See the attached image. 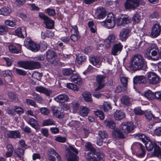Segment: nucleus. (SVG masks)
Masks as SVG:
<instances>
[{"label":"nucleus","mask_w":161,"mask_h":161,"mask_svg":"<svg viewBox=\"0 0 161 161\" xmlns=\"http://www.w3.org/2000/svg\"><path fill=\"white\" fill-rule=\"evenodd\" d=\"M134 128V125L131 122H123L119 126V130L116 128L112 132V136L114 138H124L125 135L132 132Z\"/></svg>","instance_id":"obj_1"},{"label":"nucleus","mask_w":161,"mask_h":161,"mask_svg":"<svg viewBox=\"0 0 161 161\" xmlns=\"http://www.w3.org/2000/svg\"><path fill=\"white\" fill-rule=\"evenodd\" d=\"M86 149L89 152L84 153L85 158L88 161H104V155L101 152H97L89 142L85 146Z\"/></svg>","instance_id":"obj_2"},{"label":"nucleus","mask_w":161,"mask_h":161,"mask_svg":"<svg viewBox=\"0 0 161 161\" xmlns=\"http://www.w3.org/2000/svg\"><path fill=\"white\" fill-rule=\"evenodd\" d=\"M143 64V59L140 55H135L132 58L130 67L131 69L136 70L141 69Z\"/></svg>","instance_id":"obj_3"},{"label":"nucleus","mask_w":161,"mask_h":161,"mask_svg":"<svg viewBox=\"0 0 161 161\" xmlns=\"http://www.w3.org/2000/svg\"><path fill=\"white\" fill-rule=\"evenodd\" d=\"M135 137L136 139L141 140L142 142L145 143L146 147L148 151H151L153 147L154 148L155 146L157 145L143 134H136Z\"/></svg>","instance_id":"obj_4"},{"label":"nucleus","mask_w":161,"mask_h":161,"mask_svg":"<svg viewBox=\"0 0 161 161\" xmlns=\"http://www.w3.org/2000/svg\"><path fill=\"white\" fill-rule=\"evenodd\" d=\"M159 52L158 48L156 45L152 44L146 50L145 57L148 59H152V56H157Z\"/></svg>","instance_id":"obj_5"},{"label":"nucleus","mask_w":161,"mask_h":161,"mask_svg":"<svg viewBox=\"0 0 161 161\" xmlns=\"http://www.w3.org/2000/svg\"><path fill=\"white\" fill-rule=\"evenodd\" d=\"M114 17L113 14L109 13L107 19L101 22V25L108 29H111L114 27L115 25Z\"/></svg>","instance_id":"obj_6"},{"label":"nucleus","mask_w":161,"mask_h":161,"mask_svg":"<svg viewBox=\"0 0 161 161\" xmlns=\"http://www.w3.org/2000/svg\"><path fill=\"white\" fill-rule=\"evenodd\" d=\"M68 153L66 155L68 161H75L77 158L76 154L78 153L77 150L71 146L66 148Z\"/></svg>","instance_id":"obj_7"},{"label":"nucleus","mask_w":161,"mask_h":161,"mask_svg":"<svg viewBox=\"0 0 161 161\" xmlns=\"http://www.w3.org/2000/svg\"><path fill=\"white\" fill-rule=\"evenodd\" d=\"M46 53V59L48 64L55 65L58 63V59L56 53L53 51L49 50Z\"/></svg>","instance_id":"obj_8"},{"label":"nucleus","mask_w":161,"mask_h":161,"mask_svg":"<svg viewBox=\"0 0 161 161\" xmlns=\"http://www.w3.org/2000/svg\"><path fill=\"white\" fill-rule=\"evenodd\" d=\"M24 45L27 48L34 52H37L40 48L39 44L35 43L29 38L25 40Z\"/></svg>","instance_id":"obj_9"},{"label":"nucleus","mask_w":161,"mask_h":161,"mask_svg":"<svg viewBox=\"0 0 161 161\" xmlns=\"http://www.w3.org/2000/svg\"><path fill=\"white\" fill-rule=\"evenodd\" d=\"M147 79L149 84L155 85L160 81L159 77L153 72H149L147 73Z\"/></svg>","instance_id":"obj_10"},{"label":"nucleus","mask_w":161,"mask_h":161,"mask_svg":"<svg viewBox=\"0 0 161 161\" xmlns=\"http://www.w3.org/2000/svg\"><path fill=\"white\" fill-rule=\"evenodd\" d=\"M139 0H126L124 5L127 9H134L139 5Z\"/></svg>","instance_id":"obj_11"},{"label":"nucleus","mask_w":161,"mask_h":161,"mask_svg":"<svg viewBox=\"0 0 161 161\" xmlns=\"http://www.w3.org/2000/svg\"><path fill=\"white\" fill-rule=\"evenodd\" d=\"M39 16L40 18L43 19L44 21L46 27L48 29L52 28L54 25V21L50 19L47 17L45 14L41 13L39 14Z\"/></svg>","instance_id":"obj_12"},{"label":"nucleus","mask_w":161,"mask_h":161,"mask_svg":"<svg viewBox=\"0 0 161 161\" xmlns=\"http://www.w3.org/2000/svg\"><path fill=\"white\" fill-rule=\"evenodd\" d=\"M106 9L102 7L97 8L95 10V17L97 19H104L106 16Z\"/></svg>","instance_id":"obj_13"},{"label":"nucleus","mask_w":161,"mask_h":161,"mask_svg":"<svg viewBox=\"0 0 161 161\" xmlns=\"http://www.w3.org/2000/svg\"><path fill=\"white\" fill-rule=\"evenodd\" d=\"M116 39L115 36L113 34L109 35L104 41L105 46L107 48H110L115 42Z\"/></svg>","instance_id":"obj_14"},{"label":"nucleus","mask_w":161,"mask_h":161,"mask_svg":"<svg viewBox=\"0 0 161 161\" xmlns=\"http://www.w3.org/2000/svg\"><path fill=\"white\" fill-rule=\"evenodd\" d=\"M161 31V26L159 24L153 25L152 28L151 36L153 37H156L158 36Z\"/></svg>","instance_id":"obj_15"},{"label":"nucleus","mask_w":161,"mask_h":161,"mask_svg":"<svg viewBox=\"0 0 161 161\" xmlns=\"http://www.w3.org/2000/svg\"><path fill=\"white\" fill-rule=\"evenodd\" d=\"M123 48V46L120 42H117L114 44L111 49V53L114 55L119 54Z\"/></svg>","instance_id":"obj_16"},{"label":"nucleus","mask_w":161,"mask_h":161,"mask_svg":"<svg viewBox=\"0 0 161 161\" xmlns=\"http://www.w3.org/2000/svg\"><path fill=\"white\" fill-rule=\"evenodd\" d=\"M130 30L128 28H125L122 30L119 34V38L122 41H125L130 36Z\"/></svg>","instance_id":"obj_17"},{"label":"nucleus","mask_w":161,"mask_h":161,"mask_svg":"<svg viewBox=\"0 0 161 161\" xmlns=\"http://www.w3.org/2000/svg\"><path fill=\"white\" fill-rule=\"evenodd\" d=\"M5 136L12 138H20V133L18 130L10 131L7 130L4 132Z\"/></svg>","instance_id":"obj_18"},{"label":"nucleus","mask_w":161,"mask_h":161,"mask_svg":"<svg viewBox=\"0 0 161 161\" xmlns=\"http://www.w3.org/2000/svg\"><path fill=\"white\" fill-rule=\"evenodd\" d=\"M105 76L104 75H98L97 76V81L98 84V86L95 89V91L100 90L104 86V82L105 81Z\"/></svg>","instance_id":"obj_19"},{"label":"nucleus","mask_w":161,"mask_h":161,"mask_svg":"<svg viewBox=\"0 0 161 161\" xmlns=\"http://www.w3.org/2000/svg\"><path fill=\"white\" fill-rule=\"evenodd\" d=\"M90 62L94 66L97 68H99L101 66V62L99 57L97 56H91L89 58Z\"/></svg>","instance_id":"obj_20"},{"label":"nucleus","mask_w":161,"mask_h":161,"mask_svg":"<svg viewBox=\"0 0 161 161\" xmlns=\"http://www.w3.org/2000/svg\"><path fill=\"white\" fill-rule=\"evenodd\" d=\"M50 153L55 155L57 158V161H62L60 155L57 153L56 151L53 149H52L50 151ZM49 160L51 161H56V158L52 155H50L48 158Z\"/></svg>","instance_id":"obj_21"},{"label":"nucleus","mask_w":161,"mask_h":161,"mask_svg":"<svg viewBox=\"0 0 161 161\" xmlns=\"http://www.w3.org/2000/svg\"><path fill=\"white\" fill-rule=\"evenodd\" d=\"M70 81L78 85H80L82 83L81 78L77 73L73 74L70 77Z\"/></svg>","instance_id":"obj_22"},{"label":"nucleus","mask_w":161,"mask_h":161,"mask_svg":"<svg viewBox=\"0 0 161 161\" xmlns=\"http://www.w3.org/2000/svg\"><path fill=\"white\" fill-rule=\"evenodd\" d=\"M146 81V79L144 76H136L133 78L134 85L144 83Z\"/></svg>","instance_id":"obj_23"},{"label":"nucleus","mask_w":161,"mask_h":161,"mask_svg":"<svg viewBox=\"0 0 161 161\" xmlns=\"http://www.w3.org/2000/svg\"><path fill=\"white\" fill-rule=\"evenodd\" d=\"M114 117L116 120H119L125 117V114L121 110H117L114 113Z\"/></svg>","instance_id":"obj_24"},{"label":"nucleus","mask_w":161,"mask_h":161,"mask_svg":"<svg viewBox=\"0 0 161 161\" xmlns=\"http://www.w3.org/2000/svg\"><path fill=\"white\" fill-rule=\"evenodd\" d=\"M52 111H53V115L59 118H62L63 116V114L62 110L60 108H58L55 107H53L52 108Z\"/></svg>","instance_id":"obj_25"},{"label":"nucleus","mask_w":161,"mask_h":161,"mask_svg":"<svg viewBox=\"0 0 161 161\" xmlns=\"http://www.w3.org/2000/svg\"><path fill=\"white\" fill-rule=\"evenodd\" d=\"M36 91L38 92L43 93L47 96H49L52 93V91L41 86H38L36 87Z\"/></svg>","instance_id":"obj_26"},{"label":"nucleus","mask_w":161,"mask_h":161,"mask_svg":"<svg viewBox=\"0 0 161 161\" xmlns=\"http://www.w3.org/2000/svg\"><path fill=\"white\" fill-rule=\"evenodd\" d=\"M130 20L128 17H125L119 18L117 20V25L119 26H124L125 24L130 23Z\"/></svg>","instance_id":"obj_27"},{"label":"nucleus","mask_w":161,"mask_h":161,"mask_svg":"<svg viewBox=\"0 0 161 161\" xmlns=\"http://www.w3.org/2000/svg\"><path fill=\"white\" fill-rule=\"evenodd\" d=\"M28 123L36 130H37L40 129V126L37 120L34 118H30L28 121Z\"/></svg>","instance_id":"obj_28"},{"label":"nucleus","mask_w":161,"mask_h":161,"mask_svg":"<svg viewBox=\"0 0 161 161\" xmlns=\"http://www.w3.org/2000/svg\"><path fill=\"white\" fill-rule=\"evenodd\" d=\"M68 99V96L64 94L59 95L54 98L55 100L57 102H65L67 101Z\"/></svg>","instance_id":"obj_29"},{"label":"nucleus","mask_w":161,"mask_h":161,"mask_svg":"<svg viewBox=\"0 0 161 161\" xmlns=\"http://www.w3.org/2000/svg\"><path fill=\"white\" fill-rule=\"evenodd\" d=\"M144 95L148 100H153L155 98H156V92L154 93L150 90L146 92Z\"/></svg>","instance_id":"obj_30"},{"label":"nucleus","mask_w":161,"mask_h":161,"mask_svg":"<svg viewBox=\"0 0 161 161\" xmlns=\"http://www.w3.org/2000/svg\"><path fill=\"white\" fill-rule=\"evenodd\" d=\"M90 110L86 106H82L80 107L79 113L80 115L82 116H87Z\"/></svg>","instance_id":"obj_31"},{"label":"nucleus","mask_w":161,"mask_h":161,"mask_svg":"<svg viewBox=\"0 0 161 161\" xmlns=\"http://www.w3.org/2000/svg\"><path fill=\"white\" fill-rule=\"evenodd\" d=\"M24 32L26 33V30L24 27H19L15 31V35L19 37L22 38L24 37L22 32Z\"/></svg>","instance_id":"obj_32"},{"label":"nucleus","mask_w":161,"mask_h":161,"mask_svg":"<svg viewBox=\"0 0 161 161\" xmlns=\"http://www.w3.org/2000/svg\"><path fill=\"white\" fill-rule=\"evenodd\" d=\"M21 46L19 44L17 45L16 46L11 45L9 47V51L13 53H17L19 51L21 50Z\"/></svg>","instance_id":"obj_33"},{"label":"nucleus","mask_w":161,"mask_h":161,"mask_svg":"<svg viewBox=\"0 0 161 161\" xmlns=\"http://www.w3.org/2000/svg\"><path fill=\"white\" fill-rule=\"evenodd\" d=\"M11 12V9L8 7H4L0 9V14L4 16L8 15Z\"/></svg>","instance_id":"obj_34"},{"label":"nucleus","mask_w":161,"mask_h":161,"mask_svg":"<svg viewBox=\"0 0 161 161\" xmlns=\"http://www.w3.org/2000/svg\"><path fill=\"white\" fill-rule=\"evenodd\" d=\"M152 154L154 156L161 157V150L159 146L158 145L155 146L154 150Z\"/></svg>","instance_id":"obj_35"},{"label":"nucleus","mask_w":161,"mask_h":161,"mask_svg":"<svg viewBox=\"0 0 161 161\" xmlns=\"http://www.w3.org/2000/svg\"><path fill=\"white\" fill-rule=\"evenodd\" d=\"M30 61L26 62H20L18 64L20 67L25 69H31Z\"/></svg>","instance_id":"obj_36"},{"label":"nucleus","mask_w":161,"mask_h":161,"mask_svg":"<svg viewBox=\"0 0 161 161\" xmlns=\"http://www.w3.org/2000/svg\"><path fill=\"white\" fill-rule=\"evenodd\" d=\"M82 96L86 101L87 102H91L92 101V96L89 92H84L82 94Z\"/></svg>","instance_id":"obj_37"},{"label":"nucleus","mask_w":161,"mask_h":161,"mask_svg":"<svg viewBox=\"0 0 161 161\" xmlns=\"http://www.w3.org/2000/svg\"><path fill=\"white\" fill-rule=\"evenodd\" d=\"M69 125L72 129H77L80 126L79 122L77 121H72L69 123Z\"/></svg>","instance_id":"obj_38"},{"label":"nucleus","mask_w":161,"mask_h":161,"mask_svg":"<svg viewBox=\"0 0 161 161\" xmlns=\"http://www.w3.org/2000/svg\"><path fill=\"white\" fill-rule=\"evenodd\" d=\"M31 69H38L41 67L40 64L38 62L30 61Z\"/></svg>","instance_id":"obj_39"},{"label":"nucleus","mask_w":161,"mask_h":161,"mask_svg":"<svg viewBox=\"0 0 161 161\" xmlns=\"http://www.w3.org/2000/svg\"><path fill=\"white\" fill-rule=\"evenodd\" d=\"M104 122L107 126L111 129H114L115 127V124L112 120H105Z\"/></svg>","instance_id":"obj_40"},{"label":"nucleus","mask_w":161,"mask_h":161,"mask_svg":"<svg viewBox=\"0 0 161 161\" xmlns=\"http://www.w3.org/2000/svg\"><path fill=\"white\" fill-rule=\"evenodd\" d=\"M42 125L43 126L55 125V122L53 119H48L44 120L42 123Z\"/></svg>","instance_id":"obj_41"},{"label":"nucleus","mask_w":161,"mask_h":161,"mask_svg":"<svg viewBox=\"0 0 161 161\" xmlns=\"http://www.w3.org/2000/svg\"><path fill=\"white\" fill-rule=\"evenodd\" d=\"M4 23L6 25L10 27H14L16 25V23L15 21L8 19L5 20Z\"/></svg>","instance_id":"obj_42"},{"label":"nucleus","mask_w":161,"mask_h":161,"mask_svg":"<svg viewBox=\"0 0 161 161\" xmlns=\"http://www.w3.org/2000/svg\"><path fill=\"white\" fill-rule=\"evenodd\" d=\"M8 31V27L4 25H0V35H2L7 33Z\"/></svg>","instance_id":"obj_43"},{"label":"nucleus","mask_w":161,"mask_h":161,"mask_svg":"<svg viewBox=\"0 0 161 161\" xmlns=\"http://www.w3.org/2000/svg\"><path fill=\"white\" fill-rule=\"evenodd\" d=\"M71 107L74 113H76L79 109L80 104L77 102H73L71 103Z\"/></svg>","instance_id":"obj_44"},{"label":"nucleus","mask_w":161,"mask_h":161,"mask_svg":"<svg viewBox=\"0 0 161 161\" xmlns=\"http://www.w3.org/2000/svg\"><path fill=\"white\" fill-rule=\"evenodd\" d=\"M86 60L85 56L82 54H79L76 57V60L79 64H81L82 62H84Z\"/></svg>","instance_id":"obj_45"},{"label":"nucleus","mask_w":161,"mask_h":161,"mask_svg":"<svg viewBox=\"0 0 161 161\" xmlns=\"http://www.w3.org/2000/svg\"><path fill=\"white\" fill-rule=\"evenodd\" d=\"M66 87L69 89L74 91H78L79 89L77 86L71 83H68L66 84Z\"/></svg>","instance_id":"obj_46"},{"label":"nucleus","mask_w":161,"mask_h":161,"mask_svg":"<svg viewBox=\"0 0 161 161\" xmlns=\"http://www.w3.org/2000/svg\"><path fill=\"white\" fill-rule=\"evenodd\" d=\"M95 114L99 117L101 120H103L104 118V116L103 112L101 110H97L94 112Z\"/></svg>","instance_id":"obj_47"},{"label":"nucleus","mask_w":161,"mask_h":161,"mask_svg":"<svg viewBox=\"0 0 161 161\" xmlns=\"http://www.w3.org/2000/svg\"><path fill=\"white\" fill-rule=\"evenodd\" d=\"M88 25L92 32L95 33L96 32L97 30L96 27V25H94L93 22H89L88 23Z\"/></svg>","instance_id":"obj_48"},{"label":"nucleus","mask_w":161,"mask_h":161,"mask_svg":"<svg viewBox=\"0 0 161 161\" xmlns=\"http://www.w3.org/2000/svg\"><path fill=\"white\" fill-rule=\"evenodd\" d=\"M41 113L44 115H47L50 112L49 110L46 107H42L40 108Z\"/></svg>","instance_id":"obj_49"},{"label":"nucleus","mask_w":161,"mask_h":161,"mask_svg":"<svg viewBox=\"0 0 161 161\" xmlns=\"http://www.w3.org/2000/svg\"><path fill=\"white\" fill-rule=\"evenodd\" d=\"M143 114H145V117L148 120H151L152 119V118H154L155 117L150 111L147 110L144 112Z\"/></svg>","instance_id":"obj_50"},{"label":"nucleus","mask_w":161,"mask_h":161,"mask_svg":"<svg viewBox=\"0 0 161 161\" xmlns=\"http://www.w3.org/2000/svg\"><path fill=\"white\" fill-rule=\"evenodd\" d=\"M139 145L141 147V153H137L136 154V156L139 158H141L144 157L145 154V152L144 149L142 147V145L141 144H139Z\"/></svg>","instance_id":"obj_51"},{"label":"nucleus","mask_w":161,"mask_h":161,"mask_svg":"<svg viewBox=\"0 0 161 161\" xmlns=\"http://www.w3.org/2000/svg\"><path fill=\"white\" fill-rule=\"evenodd\" d=\"M103 106L104 110L105 112H107L111 109L110 104L107 102H104Z\"/></svg>","instance_id":"obj_52"},{"label":"nucleus","mask_w":161,"mask_h":161,"mask_svg":"<svg viewBox=\"0 0 161 161\" xmlns=\"http://www.w3.org/2000/svg\"><path fill=\"white\" fill-rule=\"evenodd\" d=\"M62 72L64 75H69L73 73V71L69 68L65 69L63 70Z\"/></svg>","instance_id":"obj_53"},{"label":"nucleus","mask_w":161,"mask_h":161,"mask_svg":"<svg viewBox=\"0 0 161 161\" xmlns=\"http://www.w3.org/2000/svg\"><path fill=\"white\" fill-rule=\"evenodd\" d=\"M122 103L125 105L128 104L130 102L129 97L126 96H124L121 99Z\"/></svg>","instance_id":"obj_54"},{"label":"nucleus","mask_w":161,"mask_h":161,"mask_svg":"<svg viewBox=\"0 0 161 161\" xmlns=\"http://www.w3.org/2000/svg\"><path fill=\"white\" fill-rule=\"evenodd\" d=\"M2 60L3 62L5 63L8 66H10L12 65V60L8 58H3L2 59Z\"/></svg>","instance_id":"obj_55"},{"label":"nucleus","mask_w":161,"mask_h":161,"mask_svg":"<svg viewBox=\"0 0 161 161\" xmlns=\"http://www.w3.org/2000/svg\"><path fill=\"white\" fill-rule=\"evenodd\" d=\"M26 102L27 104L34 107H38L36 103L33 100L29 99H27L26 100Z\"/></svg>","instance_id":"obj_56"},{"label":"nucleus","mask_w":161,"mask_h":161,"mask_svg":"<svg viewBox=\"0 0 161 161\" xmlns=\"http://www.w3.org/2000/svg\"><path fill=\"white\" fill-rule=\"evenodd\" d=\"M132 19L135 23H138L140 21L141 16L138 14H136L133 16Z\"/></svg>","instance_id":"obj_57"},{"label":"nucleus","mask_w":161,"mask_h":161,"mask_svg":"<svg viewBox=\"0 0 161 161\" xmlns=\"http://www.w3.org/2000/svg\"><path fill=\"white\" fill-rule=\"evenodd\" d=\"M34 99L38 103H40L42 101V98L37 94L34 93L33 94Z\"/></svg>","instance_id":"obj_58"},{"label":"nucleus","mask_w":161,"mask_h":161,"mask_svg":"<svg viewBox=\"0 0 161 161\" xmlns=\"http://www.w3.org/2000/svg\"><path fill=\"white\" fill-rule=\"evenodd\" d=\"M14 110L15 112L19 114H21L24 113V110L23 108L19 106L14 107Z\"/></svg>","instance_id":"obj_59"},{"label":"nucleus","mask_w":161,"mask_h":161,"mask_svg":"<svg viewBox=\"0 0 161 161\" xmlns=\"http://www.w3.org/2000/svg\"><path fill=\"white\" fill-rule=\"evenodd\" d=\"M15 72L17 74L22 76H24L26 75V72L21 69L16 68L15 69Z\"/></svg>","instance_id":"obj_60"},{"label":"nucleus","mask_w":161,"mask_h":161,"mask_svg":"<svg viewBox=\"0 0 161 161\" xmlns=\"http://www.w3.org/2000/svg\"><path fill=\"white\" fill-rule=\"evenodd\" d=\"M6 110L8 114L9 115H14L15 114L14 108L13 109L12 108H8L6 109Z\"/></svg>","instance_id":"obj_61"},{"label":"nucleus","mask_w":161,"mask_h":161,"mask_svg":"<svg viewBox=\"0 0 161 161\" xmlns=\"http://www.w3.org/2000/svg\"><path fill=\"white\" fill-rule=\"evenodd\" d=\"M134 112L136 115H141L143 114L144 112L139 108H136L134 109Z\"/></svg>","instance_id":"obj_62"},{"label":"nucleus","mask_w":161,"mask_h":161,"mask_svg":"<svg viewBox=\"0 0 161 161\" xmlns=\"http://www.w3.org/2000/svg\"><path fill=\"white\" fill-rule=\"evenodd\" d=\"M120 81L123 85L125 87L127 85L128 79L127 78L125 77H122L120 78Z\"/></svg>","instance_id":"obj_63"},{"label":"nucleus","mask_w":161,"mask_h":161,"mask_svg":"<svg viewBox=\"0 0 161 161\" xmlns=\"http://www.w3.org/2000/svg\"><path fill=\"white\" fill-rule=\"evenodd\" d=\"M154 134L157 136H161V127H158L156 128L154 131Z\"/></svg>","instance_id":"obj_64"}]
</instances>
